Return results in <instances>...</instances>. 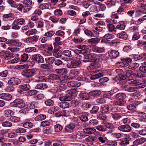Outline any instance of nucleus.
<instances>
[{"label":"nucleus","mask_w":146,"mask_h":146,"mask_svg":"<svg viewBox=\"0 0 146 146\" xmlns=\"http://www.w3.org/2000/svg\"><path fill=\"white\" fill-rule=\"evenodd\" d=\"M37 70L36 69L32 68L25 69L21 72V75L27 78L32 77L36 74Z\"/></svg>","instance_id":"1"},{"label":"nucleus","mask_w":146,"mask_h":146,"mask_svg":"<svg viewBox=\"0 0 146 146\" xmlns=\"http://www.w3.org/2000/svg\"><path fill=\"white\" fill-rule=\"evenodd\" d=\"M97 118L98 120L104 121L106 119L107 117L104 113L102 112L97 115Z\"/></svg>","instance_id":"28"},{"label":"nucleus","mask_w":146,"mask_h":146,"mask_svg":"<svg viewBox=\"0 0 146 146\" xmlns=\"http://www.w3.org/2000/svg\"><path fill=\"white\" fill-rule=\"evenodd\" d=\"M85 57L88 59L89 61L91 62L95 58V55L92 53L87 54L85 56Z\"/></svg>","instance_id":"42"},{"label":"nucleus","mask_w":146,"mask_h":146,"mask_svg":"<svg viewBox=\"0 0 146 146\" xmlns=\"http://www.w3.org/2000/svg\"><path fill=\"white\" fill-rule=\"evenodd\" d=\"M3 20L5 21L12 20L13 18L12 16V14L11 13L3 15Z\"/></svg>","instance_id":"40"},{"label":"nucleus","mask_w":146,"mask_h":146,"mask_svg":"<svg viewBox=\"0 0 146 146\" xmlns=\"http://www.w3.org/2000/svg\"><path fill=\"white\" fill-rule=\"evenodd\" d=\"M129 30L131 32L137 33L138 31V26L137 25L131 24Z\"/></svg>","instance_id":"22"},{"label":"nucleus","mask_w":146,"mask_h":146,"mask_svg":"<svg viewBox=\"0 0 146 146\" xmlns=\"http://www.w3.org/2000/svg\"><path fill=\"white\" fill-rule=\"evenodd\" d=\"M46 118V116L45 115L40 114L36 117L34 119L36 121H40L44 120Z\"/></svg>","instance_id":"35"},{"label":"nucleus","mask_w":146,"mask_h":146,"mask_svg":"<svg viewBox=\"0 0 146 146\" xmlns=\"http://www.w3.org/2000/svg\"><path fill=\"white\" fill-rule=\"evenodd\" d=\"M7 44L16 46H20L21 45V43L15 40H9L6 42Z\"/></svg>","instance_id":"12"},{"label":"nucleus","mask_w":146,"mask_h":146,"mask_svg":"<svg viewBox=\"0 0 146 146\" xmlns=\"http://www.w3.org/2000/svg\"><path fill=\"white\" fill-rule=\"evenodd\" d=\"M100 40V39L99 38L96 37L89 39L88 40V42L93 46H95L96 44L99 43Z\"/></svg>","instance_id":"9"},{"label":"nucleus","mask_w":146,"mask_h":146,"mask_svg":"<svg viewBox=\"0 0 146 146\" xmlns=\"http://www.w3.org/2000/svg\"><path fill=\"white\" fill-rule=\"evenodd\" d=\"M127 6L125 4H121V6H120L117 11L118 14H121L123 12L124 8L127 7Z\"/></svg>","instance_id":"44"},{"label":"nucleus","mask_w":146,"mask_h":146,"mask_svg":"<svg viewBox=\"0 0 146 146\" xmlns=\"http://www.w3.org/2000/svg\"><path fill=\"white\" fill-rule=\"evenodd\" d=\"M4 113L5 116L7 117L11 116V115H13L14 114V112L13 111L9 109L5 110Z\"/></svg>","instance_id":"54"},{"label":"nucleus","mask_w":146,"mask_h":146,"mask_svg":"<svg viewBox=\"0 0 146 146\" xmlns=\"http://www.w3.org/2000/svg\"><path fill=\"white\" fill-rule=\"evenodd\" d=\"M48 87V85L45 84L39 83L36 85V88L39 90H45Z\"/></svg>","instance_id":"30"},{"label":"nucleus","mask_w":146,"mask_h":146,"mask_svg":"<svg viewBox=\"0 0 146 146\" xmlns=\"http://www.w3.org/2000/svg\"><path fill=\"white\" fill-rule=\"evenodd\" d=\"M82 115L79 117V118L83 121H88V118L87 117V114L86 113L82 114Z\"/></svg>","instance_id":"53"},{"label":"nucleus","mask_w":146,"mask_h":146,"mask_svg":"<svg viewBox=\"0 0 146 146\" xmlns=\"http://www.w3.org/2000/svg\"><path fill=\"white\" fill-rule=\"evenodd\" d=\"M55 71L57 74L62 75H65L67 73V69L64 68L56 69Z\"/></svg>","instance_id":"24"},{"label":"nucleus","mask_w":146,"mask_h":146,"mask_svg":"<svg viewBox=\"0 0 146 146\" xmlns=\"http://www.w3.org/2000/svg\"><path fill=\"white\" fill-rule=\"evenodd\" d=\"M14 8H17L19 11L24 13V10L25 9V7H24L22 4L20 3H19L17 5L16 4Z\"/></svg>","instance_id":"49"},{"label":"nucleus","mask_w":146,"mask_h":146,"mask_svg":"<svg viewBox=\"0 0 146 146\" xmlns=\"http://www.w3.org/2000/svg\"><path fill=\"white\" fill-rule=\"evenodd\" d=\"M49 20H50L53 23H57L58 22L59 19L57 17L53 16H50L49 18Z\"/></svg>","instance_id":"62"},{"label":"nucleus","mask_w":146,"mask_h":146,"mask_svg":"<svg viewBox=\"0 0 146 146\" xmlns=\"http://www.w3.org/2000/svg\"><path fill=\"white\" fill-rule=\"evenodd\" d=\"M115 98L117 100L121 101H125L124 100L126 98V95L123 93H119L115 95Z\"/></svg>","instance_id":"11"},{"label":"nucleus","mask_w":146,"mask_h":146,"mask_svg":"<svg viewBox=\"0 0 146 146\" xmlns=\"http://www.w3.org/2000/svg\"><path fill=\"white\" fill-rule=\"evenodd\" d=\"M111 115L113 119L115 121L118 120L121 117V116L117 113H111Z\"/></svg>","instance_id":"43"},{"label":"nucleus","mask_w":146,"mask_h":146,"mask_svg":"<svg viewBox=\"0 0 146 146\" xmlns=\"http://www.w3.org/2000/svg\"><path fill=\"white\" fill-rule=\"evenodd\" d=\"M0 98L7 101H9L12 99V96L8 93H2L0 94Z\"/></svg>","instance_id":"13"},{"label":"nucleus","mask_w":146,"mask_h":146,"mask_svg":"<svg viewBox=\"0 0 146 146\" xmlns=\"http://www.w3.org/2000/svg\"><path fill=\"white\" fill-rule=\"evenodd\" d=\"M40 67L43 69H49L52 68V66L48 63H45L41 64L40 65Z\"/></svg>","instance_id":"50"},{"label":"nucleus","mask_w":146,"mask_h":146,"mask_svg":"<svg viewBox=\"0 0 146 146\" xmlns=\"http://www.w3.org/2000/svg\"><path fill=\"white\" fill-rule=\"evenodd\" d=\"M101 93L100 90H96L92 91L89 93L90 96L93 97H96L100 96Z\"/></svg>","instance_id":"31"},{"label":"nucleus","mask_w":146,"mask_h":146,"mask_svg":"<svg viewBox=\"0 0 146 146\" xmlns=\"http://www.w3.org/2000/svg\"><path fill=\"white\" fill-rule=\"evenodd\" d=\"M25 22V20L21 18L15 20L14 21L13 23H15L18 25H22L24 24Z\"/></svg>","instance_id":"56"},{"label":"nucleus","mask_w":146,"mask_h":146,"mask_svg":"<svg viewBox=\"0 0 146 146\" xmlns=\"http://www.w3.org/2000/svg\"><path fill=\"white\" fill-rule=\"evenodd\" d=\"M19 88L21 89L20 92H22L24 91L29 90L30 89L31 87L28 84H23L19 85Z\"/></svg>","instance_id":"17"},{"label":"nucleus","mask_w":146,"mask_h":146,"mask_svg":"<svg viewBox=\"0 0 146 146\" xmlns=\"http://www.w3.org/2000/svg\"><path fill=\"white\" fill-rule=\"evenodd\" d=\"M127 85H125L124 86V87L126 88L125 90L129 92H135L137 90L138 88L137 87H127Z\"/></svg>","instance_id":"39"},{"label":"nucleus","mask_w":146,"mask_h":146,"mask_svg":"<svg viewBox=\"0 0 146 146\" xmlns=\"http://www.w3.org/2000/svg\"><path fill=\"white\" fill-rule=\"evenodd\" d=\"M37 30L35 29H32L26 31L25 34L28 36H30L33 35H35L37 33Z\"/></svg>","instance_id":"37"},{"label":"nucleus","mask_w":146,"mask_h":146,"mask_svg":"<svg viewBox=\"0 0 146 146\" xmlns=\"http://www.w3.org/2000/svg\"><path fill=\"white\" fill-rule=\"evenodd\" d=\"M146 141V139L145 138L142 137L136 139L134 141V143L135 144H140L144 143Z\"/></svg>","instance_id":"48"},{"label":"nucleus","mask_w":146,"mask_h":146,"mask_svg":"<svg viewBox=\"0 0 146 146\" xmlns=\"http://www.w3.org/2000/svg\"><path fill=\"white\" fill-rule=\"evenodd\" d=\"M32 58L34 61L38 64L42 63L44 62L43 57L39 54H35L33 55Z\"/></svg>","instance_id":"5"},{"label":"nucleus","mask_w":146,"mask_h":146,"mask_svg":"<svg viewBox=\"0 0 146 146\" xmlns=\"http://www.w3.org/2000/svg\"><path fill=\"white\" fill-rule=\"evenodd\" d=\"M139 70L143 74H141V76L142 77H145V73L146 72V67L144 66H141L139 68Z\"/></svg>","instance_id":"60"},{"label":"nucleus","mask_w":146,"mask_h":146,"mask_svg":"<svg viewBox=\"0 0 146 146\" xmlns=\"http://www.w3.org/2000/svg\"><path fill=\"white\" fill-rule=\"evenodd\" d=\"M59 100L61 101H69L71 100V98L67 94L64 96L60 97Z\"/></svg>","instance_id":"34"},{"label":"nucleus","mask_w":146,"mask_h":146,"mask_svg":"<svg viewBox=\"0 0 146 146\" xmlns=\"http://www.w3.org/2000/svg\"><path fill=\"white\" fill-rule=\"evenodd\" d=\"M23 126L25 128H31L33 127V124L30 122H26L24 123Z\"/></svg>","instance_id":"64"},{"label":"nucleus","mask_w":146,"mask_h":146,"mask_svg":"<svg viewBox=\"0 0 146 146\" xmlns=\"http://www.w3.org/2000/svg\"><path fill=\"white\" fill-rule=\"evenodd\" d=\"M73 114L74 115H78L82 114V109L79 108H75L72 109Z\"/></svg>","instance_id":"26"},{"label":"nucleus","mask_w":146,"mask_h":146,"mask_svg":"<svg viewBox=\"0 0 146 146\" xmlns=\"http://www.w3.org/2000/svg\"><path fill=\"white\" fill-rule=\"evenodd\" d=\"M114 38V36L111 34L107 33L102 37V38L106 40V41H108V39H113Z\"/></svg>","instance_id":"46"},{"label":"nucleus","mask_w":146,"mask_h":146,"mask_svg":"<svg viewBox=\"0 0 146 146\" xmlns=\"http://www.w3.org/2000/svg\"><path fill=\"white\" fill-rule=\"evenodd\" d=\"M108 53L111 59L115 58L119 56V52L117 50H110L108 52Z\"/></svg>","instance_id":"7"},{"label":"nucleus","mask_w":146,"mask_h":146,"mask_svg":"<svg viewBox=\"0 0 146 146\" xmlns=\"http://www.w3.org/2000/svg\"><path fill=\"white\" fill-rule=\"evenodd\" d=\"M76 92L75 90H71L67 94L71 98V99L72 100V99L74 98L77 95Z\"/></svg>","instance_id":"32"},{"label":"nucleus","mask_w":146,"mask_h":146,"mask_svg":"<svg viewBox=\"0 0 146 146\" xmlns=\"http://www.w3.org/2000/svg\"><path fill=\"white\" fill-rule=\"evenodd\" d=\"M54 128L55 131L56 132H59L61 131L63 127L62 125L59 124H56L54 126Z\"/></svg>","instance_id":"58"},{"label":"nucleus","mask_w":146,"mask_h":146,"mask_svg":"<svg viewBox=\"0 0 146 146\" xmlns=\"http://www.w3.org/2000/svg\"><path fill=\"white\" fill-rule=\"evenodd\" d=\"M75 127V125L74 123H70L65 127L64 129L68 133H72Z\"/></svg>","instance_id":"10"},{"label":"nucleus","mask_w":146,"mask_h":146,"mask_svg":"<svg viewBox=\"0 0 146 146\" xmlns=\"http://www.w3.org/2000/svg\"><path fill=\"white\" fill-rule=\"evenodd\" d=\"M115 72L118 75L113 79V81L115 82L118 81H122L126 79V76L123 75V72L122 70L120 69H117L116 70Z\"/></svg>","instance_id":"3"},{"label":"nucleus","mask_w":146,"mask_h":146,"mask_svg":"<svg viewBox=\"0 0 146 146\" xmlns=\"http://www.w3.org/2000/svg\"><path fill=\"white\" fill-rule=\"evenodd\" d=\"M58 105L60 108L63 109H65L69 107L70 104L68 102H62L59 103Z\"/></svg>","instance_id":"38"},{"label":"nucleus","mask_w":146,"mask_h":146,"mask_svg":"<svg viewBox=\"0 0 146 146\" xmlns=\"http://www.w3.org/2000/svg\"><path fill=\"white\" fill-rule=\"evenodd\" d=\"M2 125L4 127H11L12 126V123L9 121H5L2 123Z\"/></svg>","instance_id":"61"},{"label":"nucleus","mask_w":146,"mask_h":146,"mask_svg":"<svg viewBox=\"0 0 146 146\" xmlns=\"http://www.w3.org/2000/svg\"><path fill=\"white\" fill-rule=\"evenodd\" d=\"M21 61L23 62H26L29 60V59L30 58V57L29 56L28 54L24 53L21 55Z\"/></svg>","instance_id":"27"},{"label":"nucleus","mask_w":146,"mask_h":146,"mask_svg":"<svg viewBox=\"0 0 146 146\" xmlns=\"http://www.w3.org/2000/svg\"><path fill=\"white\" fill-rule=\"evenodd\" d=\"M92 50L94 52L97 53H102L104 51V48L94 46L92 47Z\"/></svg>","instance_id":"19"},{"label":"nucleus","mask_w":146,"mask_h":146,"mask_svg":"<svg viewBox=\"0 0 146 146\" xmlns=\"http://www.w3.org/2000/svg\"><path fill=\"white\" fill-rule=\"evenodd\" d=\"M44 97V95L42 94H39L34 96L35 99L36 100H42Z\"/></svg>","instance_id":"59"},{"label":"nucleus","mask_w":146,"mask_h":146,"mask_svg":"<svg viewBox=\"0 0 146 146\" xmlns=\"http://www.w3.org/2000/svg\"><path fill=\"white\" fill-rule=\"evenodd\" d=\"M9 119V120L13 123H17L20 121L19 117L13 116H11Z\"/></svg>","instance_id":"45"},{"label":"nucleus","mask_w":146,"mask_h":146,"mask_svg":"<svg viewBox=\"0 0 146 146\" xmlns=\"http://www.w3.org/2000/svg\"><path fill=\"white\" fill-rule=\"evenodd\" d=\"M55 59V58L54 57H51L46 58L45 60L47 63L52 65L54 63Z\"/></svg>","instance_id":"41"},{"label":"nucleus","mask_w":146,"mask_h":146,"mask_svg":"<svg viewBox=\"0 0 146 146\" xmlns=\"http://www.w3.org/2000/svg\"><path fill=\"white\" fill-rule=\"evenodd\" d=\"M101 108L104 113H109L110 110V106L105 104L101 106Z\"/></svg>","instance_id":"33"},{"label":"nucleus","mask_w":146,"mask_h":146,"mask_svg":"<svg viewBox=\"0 0 146 146\" xmlns=\"http://www.w3.org/2000/svg\"><path fill=\"white\" fill-rule=\"evenodd\" d=\"M84 32L85 34L88 36L90 37L94 36V35L93 33H92V32L88 29H86L84 31Z\"/></svg>","instance_id":"57"},{"label":"nucleus","mask_w":146,"mask_h":146,"mask_svg":"<svg viewBox=\"0 0 146 146\" xmlns=\"http://www.w3.org/2000/svg\"><path fill=\"white\" fill-rule=\"evenodd\" d=\"M117 19H108L106 20V22L108 23L111 24L113 25L116 24L117 22Z\"/></svg>","instance_id":"63"},{"label":"nucleus","mask_w":146,"mask_h":146,"mask_svg":"<svg viewBox=\"0 0 146 146\" xmlns=\"http://www.w3.org/2000/svg\"><path fill=\"white\" fill-rule=\"evenodd\" d=\"M8 83L11 85L17 86L20 83V80L17 78L12 77L8 80Z\"/></svg>","instance_id":"8"},{"label":"nucleus","mask_w":146,"mask_h":146,"mask_svg":"<svg viewBox=\"0 0 146 146\" xmlns=\"http://www.w3.org/2000/svg\"><path fill=\"white\" fill-rule=\"evenodd\" d=\"M38 79L36 80L35 82H48L49 80L48 78L42 76H38Z\"/></svg>","instance_id":"25"},{"label":"nucleus","mask_w":146,"mask_h":146,"mask_svg":"<svg viewBox=\"0 0 146 146\" xmlns=\"http://www.w3.org/2000/svg\"><path fill=\"white\" fill-rule=\"evenodd\" d=\"M96 131V129L93 128H87L83 129V131L87 135L93 134Z\"/></svg>","instance_id":"23"},{"label":"nucleus","mask_w":146,"mask_h":146,"mask_svg":"<svg viewBox=\"0 0 146 146\" xmlns=\"http://www.w3.org/2000/svg\"><path fill=\"white\" fill-rule=\"evenodd\" d=\"M139 66V64L137 63H132L129 65L128 68L129 69L135 70Z\"/></svg>","instance_id":"55"},{"label":"nucleus","mask_w":146,"mask_h":146,"mask_svg":"<svg viewBox=\"0 0 146 146\" xmlns=\"http://www.w3.org/2000/svg\"><path fill=\"white\" fill-rule=\"evenodd\" d=\"M80 63V61L77 59L73 60L67 64L66 66L69 68H74L79 66Z\"/></svg>","instance_id":"4"},{"label":"nucleus","mask_w":146,"mask_h":146,"mask_svg":"<svg viewBox=\"0 0 146 146\" xmlns=\"http://www.w3.org/2000/svg\"><path fill=\"white\" fill-rule=\"evenodd\" d=\"M67 86L69 87H78L80 85V83L76 81H70L68 82Z\"/></svg>","instance_id":"16"},{"label":"nucleus","mask_w":146,"mask_h":146,"mask_svg":"<svg viewBox=\"0 0 146 146\" xmlns=\"http://www.w3.org/2000/svg\"><path fill=\"white\" fill-rule=\"evenodd\" d=\"M107 27L109 33H111L113 31L115 33L116 32L115 27L112 24L108 23L107 25Z\"/></svg>","instance_id":"29"},{"label":"nucleus","mask_w":146,"mask_h":146,"mask_svg":"<svg viewBox=\"0 0 146 146\" xmlns=\"http://www.w3.org/2000/svg\"><path fill=\"white\" fill-rule=\"evenodd\" d=\"M62 54L69 57H71L72 56L71 51L68 50H64L62 52Z\"/></svg>","instance_id":"52"},{"label":"nucleus","mask_w":146,"mask_h":146,"mask_svg":"<svg viewBox=\"0 0 146 146\" xmlns=\"http://www.w3.org/2000/svg\"><path fill=\"white\" fill-rule=\"evenodd\" d=\"M59 50L57 49H54L53 50V55L56 58H59L61 56V54L58 52Z\"/></svg>","instance_id":"51"},{"label":"nucleus","mask_w":146,"mask_h":146,"mask_svg":"<svg viewBox=\"0 0 146 146\" xmlns=\"http://www.w3.org/2000/svg\"><path fill=\"white\" fill-rule=\"evenodd\" d=\"M48 77L50 79L52 80H57L60 82H62V80L57 74H50L49 75Z\"/></svg>","instance_id":"14"},{"label":"nucleus","mask_w":146,"mask_h":146,"mask_svg":"<svg viewBox=\"0 0 146 146\" xmlns=\"http://www.w3.org/2000/svg\"><path fill=\"white\" fill-rule=\"evenodd\" d=\"M10 106L11 107H17L22 108L25 106V104L22 99L18 98L11 103Z\"/></svg>","instance_id":"2"},{"label":"nucleus","mask_w":146,"mask_h":146,"mask_svg":"<svg viewBox=\"0 0 146 146\" xmlns=\"http://www.w3.org/2000/svg\"><path fill=\"white\" fill-rule=\"evenodd\" d=\"M90 94L84 92L80 93V98L82 100H87L89 99Z\"/></svg>","instance_id":"21"},{"label":"nucleus","mask_w":146,"mask_h":146,"mask_svg":"<svg viewBox=\"0 0 146 146\" xmlns=\"http://www.w3.org/2000/svg\"><path fill=\"white\" fill-rule=\"evenodd\" d=\"M117 36L120 38L124 40H126L128 38V36L125 32L122 31L117 35Z\"/></svg>","instance_id":"18"},{"label":"nucleus","mask_w":146,"mask_h":146,"mask_svg":"<svg viewBox=\"0 0 146 146\" xmlns=\"http://www.w3.org/2000/svg\"><path fill=\"white\" fill-rule=\"evenodd\" d=\"M1 57L5 60L11 59L13 57V54L9 51H3L1 53Z\"/></svg>","instance_id":"6"},{"label":"nucleus","mask_w":146,"mask_h":146,"mask_svg":"<svg viewBox=\"0 0 146 146\" xmlns=\"http://www.w3.org/2000/svg\"><path fill=\"white\" fill-rule=\"evenodd\" d=\"M120 140L121 141L120 142V144L121 146H125L129 143V141L127 138H121L120 139Z\"/></svg>","instance_id":"36"},{"label":"nucleus","mask_w":146,"mask_h":146,"mask_svg":"<svg viewBox=\"0 0 146 146\" xmlns=\"http://www.w3.org/2000/svg\"><path fill=\"white\" fill-rule=\"evenodd\" d=\"M111 103L114 106H123L126 103L125 101H121L120 100H115L112 101Z\"/></svg>","instance_id":"15"},{"label":"nucleus","mask_w":146,"mask_h":146,"mask_svg":"<svg viewBox=\"0 0 146 146\" xmlns=\"http://www.w3.org/2000/svg\"><path fill=\"white\" fill-rule=\"evenodd\" d=\"M103 74L102 73H98L93 75H91L90 76V78L92 80H94L98 79L103 76Z\"/></svg>","instance_id":"20"},{"label":"nucleus","mask_w":146,"mask_h":146,"mask_svg":"<svg viewBox=\"0 0 146 146\" xmlns=\"http://www.w3.org/2000/svg\"><path fill=\"white\" fill-rule=\"evenodd\" d=\"M97 138L94 136H90L85 139V140L87 142H92L97 140Z\"/></svg>","instance_id":"47"}]
</instances>
